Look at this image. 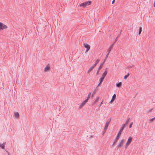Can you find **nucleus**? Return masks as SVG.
<instances>
[{
	"label": "nucleus",
	"mask_w": 155,
	"mask_h": 155,
	"mask_svg": "<svg viewBox=\"0 0 155 155\" xmlns=\"http://www.w3.org/2000/svg\"><path fill=\"white\" fill-rule=\"evenodd\" d=\"M123 130V127H121L119 132H118L116 138L114 139V141L113 142V144L112 145V146H114V145L116 143L118 139L119 138V137L121 134V132H122Z\"/></svg>",
	"instance_id": "obj_1"
},
{
	"label": "nucleus",
	"mask_w": 155,
	"mask_h": 155,
	"mask_svg": "<svg viewBox=\"0 0 155 155\" xmlns=\"http://www.w3.org/2000/svg\"><path fill=\"white\" fill-rule=\"evenodd\" d=\"M91 3V2L89 1H86L81 3L80 5V7H82L83 8L86 7V6L90 5Z\"/></svg>",
	"instance_id": "obj_2"
},
{
	"label": "nucleus",
	"mask_w": 155,
	"mask_h": 155,
	"mask_svg": "<svg viewBox=\"0 0 155 155\" xmlns=\"http://www.w3.org/2000/svg\"><path fill=\"white\" fill-rule=\"evenodd\" d=\"M132 137L130 136L129 137L125 145V147L126 149H127V148L128 147V146L131 143L132 141Z\"/></svg>",
	"instance_id": "obj_3"
},
{
	"label": "nucleus",
	"mask_w": 155,
	"mask_h": 155,
	"mask_svg": "<svg viewBox=\"0 0 155 155\" xmlns=\"http://www.w3.org/2000/svg\"><path fill=\"white\" fill-rule=\"evenodd\" d=\"M7 26L2 22H0V30L6 29L7 28Z\"/></svg>",
	"instance_id": "obj_4"
},
{
	"label": "nucleus",
	"mask_w": 155,
	"mask_h": 155,
	"mask_svg": "<svg viewBox=\"0 0 155 155\" xmlns=\"http://www.w3.org/2000/svg\"><path fill=\"white\" fill-rule=\"evenodd\" d=\"M125 140L124 139H122L119 144L117 145V147L118 148L122 147L123 146V144H124Z\"/></svg>",
	"instance_id": "obj_5"
},
{
	"label": "nucleus",
	"mask_w": 155,
	"mask_h": 155,
	"mask_svg": "<svg viewBox=\"0 0 155 155\" xmlns=\"http://www.w3.org/2000/svg\"><path fill=\"white\" fill-rule=\"evenodd\" d=\"M84 47L86 48L87 49L86 51V52H87L89 50L90 48V46L87 43H84Z\"/></svg>",
	"instance_id": "obj_6"
},
{
	"label": "nucleus",
	"mask_w": 155,
	"mask_h": 155,
	"mask_svg": "<svg viewBox=\"0 0 155 155\" xmlns=\"http://www.w3.org/2000/svg\"><path fill=\"white\" fill-rule=\"evenodd\" d=\"M87 102L86 100H85L83 102L81 103V104L79 106V108H81L82 107L84 106L85 104Z\"/></svg>",
	"instance_id": "obj_7"
},
{
	"label": "nucleus",
	"mask_w": 155,
	"mask_h": 155,
	"mask_svg": "<svg viewBox=\"0 0 155 155\" xmlns=\"http://www.w3.org/2000/svg\"><path fill=\"white\" fill-rule=\"evenodd\" d=\"M130 119V118H127V119L126 120L125 123L122 125L121 127H123V129H124V128L125 126L127 125V124L129 122Z\"/></svg>",
	"instance_id": "obj_8"
},
{
	"label": "nucleus",
	"mask_w": 155,
	"mask_h": 155,
	"mask_svg": "<svg viewBox=\"0 0 155 155\" xmlns=\"http://www.w3.org/2000/svg\"><path fill=\"white\" fill-rule=\"evenodd\" d=\"M116 95L115 94H114L112 96L111 100L110 102H109L111 104L114 101L115 99L116 98Z\"/></svg>",
	"instance_id": "obj_9"
},
{
	"label": "nucleus",
	"mask_w": 155,
	"mask_h": 155,
	"mask_svg": "<svg viewBox=\"0 0 155 155\" xmlns=\"http://www.w3.org/2000/svg\"><path fill=\"white\" fill-rule=\"evenodd\" d=\"M107 68H106V70L104 71V72L103 74L102 77V78H104L106 76V75L107 74Z\"/></svg>",
	"instance_id": "obj_10"
},
{
	"label": "nucleus",
	"mask_w": 155,
	"mask_h": 155,
	"mask_svg": "<svg viewBox=\"0 0 155 155\" xmlns=\"http://www.w3.org/2000/svg\"><path fill=\"white\" fill-rule=\"evenodd\" d=\"M14 116L16 118H19V114L18 112H16L14 113Z\"/></svg>",
	"instance_id": "obj_11"
},
{
	"label": "nucleus",
	"mask_w": 155,
	"mask_h": 155,
	"mask_svg": "<svg viewBox=\"0 0 155 155\" xmlns=\"http://www.w3.org/2000/svg\"><path fill=\"white\" fill-rule=\"evenodd\" d=\"M111 119V118H110V120H108L107 121V122H106V124H105V126H106V127H108V126H109V124L110 123V122Z\"/></svg>",
	"instance_id": "obj_12"
},
{
	"label": "nucleus",
	"mask_w": 155,
	"mask_h": 155,
	"mask_svg": "<svg viewBox=\"0 0 155 155\" xmlns=\"http://www.w3.org/2000/svg\"><path fill=\"white\" fill-rule=\"evenodd\" d=\"M95 67V66H94V65H93L91 67L88 71L87 73H89L90 72H91V71Z\"/></svg>",
	"instance_id": "obj_13"
},
{
	"label": "nucleus",
	"mask_w": 155,
	"mask_h": 155,
	"mask_svg": "<svg viewBox=\"0 0 155 155\" xmlns=\"http://www.w3.org/2000/svg\"><path fill=\"white\" fill-rule=\"evenodd\" d=\"M50 68V67L49 65H47L46 67L45 68L44 71H49Z\"/></svg>",
	"instance_id": "obj_14"
},
{
	"label": "nucleus",
	"mask_w": 155,
	"mask_h": 155,
	"mask_svg": "<svg viewBox=\"0 0 155 155\" xmlns=\"http://www.w3.org/2000/svg\"><path fill=\"white\" fill-rule=\"evenodd\" d=\"M5 142H4L3 144H1L0 143V147L2 149H4L5 147Z\"/></svg>",
	"instance_id": "obj_15"
},
{
	"label": "nucleus",
	"mask_w": 155,
	"mask_h": 155,
	"mask_svg": "<svg viewBox=\"0 0 155 155\" xmlns=\"http://www.w3.org/2000/svg\"><path fill=\"white\" fill-rule=\"evenodd\" d=\"M122 84V83L121 82H120L119 83H117L116 84V86L117 87H121Z\"/></svg>",
	"instance_id": "obj_16"
},
{
	"label": "nucleus",
	"mask_w": 155,
	"mask_h": 155,
	"mask_svg": "<svg viewBox=\"0 0 155 155\" xmlns=\"http://www.w3.org/2000/svg\"><path fill=\"white\" fill-rule=\"evenodd\" d=\"M110 51H111V50L108 49L107 51V52H107V55H106V59H107V57H108V55L109 54Z\"/></svg>",
	"instance_id": "obj_17"
},
{
	"label": "nucleus",
	"mask_w": 155,
	"mask_h": 155,
	"mask_svg": "<svg viewBox=\"0 0 155 155\" xmlns=\"http://www.w3.org/2000/svg\"><path fill=\"white\" fill-rule=\"evenodd\" d=\"M91 94V92H90L88 94V96H87V98L85 99V100H87V101L90 98Z\"/></svg>",
	"instance_id": "obj_18"
},
{
	"label": "nucleus",
	"mask_w": 155,
	"mask_h": 155,
	"mask_svg": "<svg viewBox=\"0 0 155 155\" xmlns=\"http://www.w3.org/2000/svg\"><path fill=\"white\" fill-rule=\"evenodd\" d=\"M100 61V59H98L96 61V62L94 65V66H96L97 64L99 63V61Z\"/></svg>",
	"instance_id": "obj_19"
},
{
	"label": "nucleus",
	"mask_w": 155,
	"mask_h": 155,
	"mask_svg": "<svg viewBox=\"0 0 155 155\" xmlns=\"http://www.w3.org/2000/svg\"><path fill=\"white\" fill-rule=\"evenodd\" d=\"M142 31V28L141 27H140L139 28V35H140L141 34V31Z\"/></svg>",
	"instance_id": "obj_20"
},
{
	"label": "nucleus",
	"mask_w": 155,
	"mask_h": 155,
	"mask_svg": "<svg viewBox=\"0 0 155 155\" xmlns=\"http://www.w3.org/2000/svg\"><path fill=\"white\" fill-rule=\"evenodd\" d=\"M129 74L128 73L127 74L125 75L124 77V79H127V78L129 77Z\"/></svg>",
	"instance_id": "obj_21"
},
{
	"label": "nucleus",
	"mask_w": 155,
	"mask_h": 155,
	"mask_svg": "<svg viewBox=\"0 0 155 155\" xmlns=\"http://www.w3.org/2000/svg\"><path fill=\"white\" fill-rule=\"evenodd\" d=\"M104 78H103L101 77L99 79L100 82H101V83H102L104 79Z\"/></svg>",
	"instance_id": "obj_22"
},
{
	"label": "nucleus",
	"mask_w": 155,
	"mask_h": 155,
	"mask_svg": "<svg viewBox=\"0 0 155 155\" xmlns=\"http://www.w3.org/2000/svg\"><path fill=\"white\" fill-rule=\"evenodd\" d=\"M103 64H101L99 66L98 69L99 70V71H100V70L101 69V68L103 67Z\"/></svg>",
	"instance_id": "obj_23"
},
{
	"label": "nucleus",
	"mask_w": 155,
	"mask_h": 155,
	"mask_svg": "<svg viewBox=\"0 0 155 155\" xmlns=\"http://www.w3.org/2000/svg\"><path fill=\"white\" fill-rule=\"evenodd\" d=\"M99 97H98L97 98H96V99L95 100V101H94V104H96L97 102L99 100Z\"/></svg>",
	"instance_id": "obj_24"
},
{
	"label": "nucleus",
	"mask_w": 155,
	"mask_h": 155,
	"mask_svg": "<svg viewBox=\"0 0 155 155\" xmlns=\"http://www.w3.org/2000/svg\"><path fill=\"white\" fill-rule=\"evenodd\" d=\"M154 118H152L151 119H149V122L150 123H151L152 122H153L154 120Z\"/></svg>",
	"instance_id": "obj_25"
},
{
	"label": "nucleus",
	"mask_w": 155,
	"mask_h": 155,
	"mask_svg": "<svg viewBox=\"0 0 155 155\" xmlns=\"http://www.w3.org/2000/svg\"><path fill=\"white\" fill-rule=\"evenodd\" d=\"M113 44H112V45H110V46H109V47L108 48V49H110V50L111 49H112L113 48Z\"/></svg>",
	"instance_id": "obj_26"
},
{
	"label": "nucleus",
	"mask_w": 155,
	"mask_h": 155,
	"mask_svg": "<svg viewBox=\"0 0 155 155\" xmlns=\"http://www.w3.org/2000/svg\"><path fill=\"white\" fill-rule=\"evenodd\" d=\"M133 122H131L130 124L129 125V127L130 128H131L132 127V125H133Z\"/></svg>",
	"instance_id": "obj_27"
},
{
	"label": "nucleus",
	"mask_w": 155,
	"mask_h": 155,
	"mask_svg": "<svg viewBox=\"0 0 155 155\" xmlns=\"http://www.w3.org/2000/svg\"><path fill=\"white\" fill-rule=\"evenodd\" d=\"M106 130H105L104 129V130L103 131V135H104V134L106 132Z\"/></svg>",
	"instance_id": "obj_28"
},
{
	"label": "nucleus",
	"mask_w": 155,
	"mask_h": 155,
	"mask_svg": "<svg viewBox=\"0 0 155 155\" xmlns=\"http://www.w3.org/2000/svg\"><path fill=\"white\" fill-rule=\"evenodd\" d=\"M107 128H108V127H106V126H105V127H104V129L105 130H107Z\"/></svg>",
	"instance_id": "obj_29"
},
{
	"label": "nucleus",
	"mask_w": 155,
	"mask_h": 155,
	"mask_svg": "<svg viewBox=\"0 0 155 155\" xmlns=\"http://www.w3.org/2000/svg\"><path fill=\"white\" fill-rule=\"evenodd\" d=\"M102 83H101L100 82V83H99V84H98L97 86V87H98Z\"/></svg>",
	"instance_id": "obj_30"
},
{
	"label": "nucleus",
	"mask_w": 155,
	"mask_h": 155,
	"mask_svg": "<svg viewBox=\"0 0 155 155\" xmlns=\"http://www.w3.org/2000/svg\"><path fill=\"white\" fill-rule=\"evenodd\" d=\"M99 70L98 69V71H97V72L96 73V74L97 75L99 73Z\"/></svg>",
	"instance_id": "obj_31"
},
{
	"label": "nucleus",
	"mask_w": 155,
	"mask_h": 155,
	"mask_svg": "<svg viewBox=\"0 0 155 155\" xmlns=\"http://www.w3.org/2000/svg\"><path fill=\"white\" fill-rule=\"evenodd\" d=\"M115 2V0H113L112 2V4H113Z\"/></svg>",
	"instance_id": "obj_32"
},
{
	"label": "nucleus",
	"mask_w": 155,
	"mask_h": 155,
	"mask_svg": "<svg viewBox=\"0 0 155 155\" xmlns=\"http://www.w3.org/2000/svg\"><path fill=\"white\" fill-rule=\"evenodd\" d=\"M119 35H118V36H117L116 38V39H117V38H118V37H119Z\"/></svg>",
	"instance_id": "obj_33"
},
{
	"label": "nucleus",
	"mask_w": 155,
	"mask_h": 155,
	"mask_svg": "<svg viewBox=\"0 0 155 155\" xmlns=\"http://www.w3.org/2000/svg\"><path fill=\"white\" fill-rule=\"evenodd\" d=\"M154 7H155V0L154 1Z\"/></svg>",
	"instance_id": "obj_34"
},
{
	"label": "nucleus",
	"mask_w": 155,
	"mask_h": 155,
	"mask_svg": "<svg viewBox=\"0 0 155 155\" xmlns=\"http://www.w3.org/2000/svg\"><path fill=\"white\" fill-rule=\"evenodd\" d=\"M106 59H106V57H105V59H104V61H105H105H106Z\"/></svg>",
	"instance_id": "obj_35"
},
{
	"label": "nucleus",
	"mask_w": 155,
	"mask_h": 155,
	"mask_svg": "<svg viewBox=\"0 0 155 155\" xmlns=\"http://www.w3.org/2000/svg\"><path fill=\"white\" fill-rule=\"evenodd\" d=\"M6 152L8 153V155H9V153L8 152V151H6Z\"/></svg>",
	"instance_id": "obj_36"
},
{
	"label": "nucleus",
	"mask_w": 155,
	"mask_h": 155,
	"mask_svg": "<svg viewBox=\"0 0 155 155\" xmlns=\"http://www.w3.org/2000/svg\"><path fill=\"white\" fill-rule=\"evenodd\" d=\"M105 62L104 61L103 63H102L101 64H103V65L104 64V63H105Z\"/></svg>",
	"instance_id": "obj_37"
},
{
	"label": "nucleus",
	"mask_w": 155,
	"mask_h": 155,
	"mask_svg": "<svg viewBox=\"0 0 155 155\" xmlns=\"http://www.w3.org/2000/svg\"><path fill=\"white\" fill-rule=\"evenodd\" d=\"M152 110V109H151V110H150L149 111V112H150V111H151Z\"/></svg>",
	"instance_id": "obj_38"
},
{
	"label": "nucleus",
	"mask_w": 155,
	"mask_h": 155,
	"mask_svg": "<svg viewBox=\"0 0 155 155\" xmlns=\"http://www.w3.org/2000/svg\"><path fill=\"white\" fill-rule=\"evenodd\" d=\"M102 102H103V101H102V102H101V103L100 106H101V105L102 104Z\"/></svg>",
	"instance_id": "obj_39"
},
{
	"label": "nucleus",
	"mask_w": 155,
	"mask_h": 155,
	"mask_svg": "<svg viewBox=\"0 0 155 155\" xmlns=\"http://www.w3.org/2000/svg\"><path fill=\"white\" fill-rule=\"evenodd\" d=\"M95 94L94 92V93H93L92 94V96H93V95Z\"/></svg>",
	"instance_id": "obj_40"
},
{
	"label": "nucleus",
	"mask_w": 155,
	"mask_h": 155,
	"mask_svg": "<svg viewBox=\"0 0 155 155\" xmlns=\"http://www.w3.org/2000/svg\"><path fill=\"white\" fill-rule=\"evenodd\" d=\"M153 118H154V120L155 119V117H154Z\"/></svg>",
	"instance_id": "obj_41"
}]
</instances>
